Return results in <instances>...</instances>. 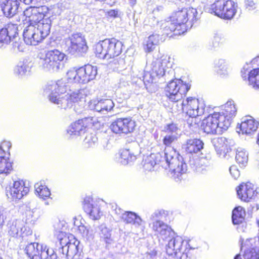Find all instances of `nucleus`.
I'll return each mask as SVG.
<instances>
[{
    "label": "nucleus",
    "instance_id": "f257e3e1",
    "mask_svg": "<svg viewBox=\"0 0 259 259\" xmlns=\"http://www.w3.org/2000/svg\"><path fill=\"white\" fill-rule=\"evenodd\" d=\"M179 131V128L174 123L167 124L164 127L166 135L164 137L163 143L166 146L163 152L165 161L161 162L165 169L169 168L171 171L172 177L176 181H180L182 179V175L187 170L186 164L184 162L182 156L171 147V145L178 140Z\"/></svg>",
    "mask_w": 259,
    "mask_h": 259
},
{
    "label": "nucleus",
    "instance_id": "f03ea898",
    "mask_svg": "<svg viewBox=\"0 0 259 259\" xmlns=\"http://www.w3.org/2000/svg\"><path fill=\"white\" fill-rule=\"evenodd\" d=\"M198 248L192 240H183L180 236L171 239L166 245V251L168 255L180 259L191 257L190 251Z\"/></svg>",
    "mask_w": 259,
    "mask_h": 259
},
{
    "label": "nucleus",
    "instance_id": "7ed1b4c3",
    "mask_svg": "<svg viewBox=\"0 0 259 259\" xmlns=\"http://www.w3.org/2000/svg\"><path fill=\"white\" fill-rule=\"evenodd\" d=\"M43 22L46 23H39L38 26L30 24L24 29L23 36L26 45L35 46L50 34L51 20L47 19Z\"/></svg>",
    "mask_w": 259,
    "mask_h": 259
},
{
    "label": "nucleus",
    "instance_id": "20e7f679",
    "mask_svg": "<svg viewBox=\"0 0 259 259\" xmlns=\"http://www.w3.org/2000/svg\"><path fill=\"white\" fill-rule=\"evenodd\" d=\"M122 44L114 38L100 41L94 47L96 56L108 60L119 56L122 51Z\"/></svg>",
    "mask_w": 259,
    "mask_h": 259
},
{
    "label": "nucleus",
    "instance_id": "39448f33",
    "mask_svg": "<svg viewBox=\"0 0 259 259\" xmlns=\"http://www.w3.org/2000/svg\"><path fill=\"white\" fill-rule=\"evenodd\" d=\"M65 80H50L42 87V95L52 103L62 105L65 97Z\"/></svg>",
    "mask_w": 259,
    "mask_h": 259
},
{
    "label": "nucleus",
    "instance_id": "423d86ee",
    "mask_svg": "<svg viewBox=\"0 0 259 259\" xmlns=\"http://www.w3.org/2000/svg\"><path fill=\"white\" fill-rule=\"evenodd\" d=\"M190 87L181 79L171 80L165 88L166 96L170 101L178 102L185 96Z\"/></svg>",
    "mask_w": 259,
    "mask_h": 259
},
{
    "label": "nucleus",
    "instance_id": "0eeeda50",
    "mask_svg": "<svg viewBox=\"0 0 259 259\" xmlns=\"http://www.w3.org/2000/svg\"><path fill=\"white\" fill-rule=\"evenodd\" d=\"M213 14L219 17L227 20L232 19L237 12L238 5L232 0H218L214 5Z\"/></svg>",
    "mask_w": 259,
    "mask_h": 259
},
{
    "label": "nucleus",
    "instance_id": "6e6552de",
    "mask_svg": "<svg viewBox=\"0 0 259 259\" xmlns=\"http://www.w3.org/2000/svg\"><path fill=\"white\" fill-rule=\"evenodd\" d=\"M223 124L224 121L221 119L220 114L214 112L203 120L201 126L207 134H221L223 130L228 129L224 128Z\"/></svg>",
    "mask_w": 259,
    "mask_h": 259
},
{
    "label": "nucleus",
    "instance_id": "1a4fd4ad",
    "mask_svg": "<svg viewBox=\"0 0 259 259\" xmlns=\"http://www.w3.org/2000/svg\"><path fill=\"white\" fill-rule=\"evenodd\" d=\"M198 12L196 9L193 8H184L175 12L171 19L178 24V27L186 30V23L189 21L191 24L197 19Z\"/></svg>",
    "mask_w": 259,
    "mask_h": 259
},
{
    "label": "nucleus",
    "instance_id": "9d476101",
    "mask_svg": "<svg viewBox=\"0 0 259 259\" xmlns=\"http://www.w3.org/2000/svg\"><path fill=\"white\" fill-rule=\"evenodd\" d=\"M179 110L185 112L192 118L201 116L206 112L204 104L200 103L198 99L193 98H188L185 102L183 101Z\"/></svg>",
    "mask_w": 259,
    "mask_h": 259
},
{
    "label": "nucleus",
    "instance_id": "9b49d317",
    "mask_svg": "<svg viewBox=\"0 0 259 259\" xmlns=\"http://www.w3.org/2000/svg\"><path fill=\"white\" fill-rule=\"evenodd\" d=\"M67 51L71 55L84 53L88 50L85 39L80 33H74L66 40Z\"/></svg>",
    "mask_w": 259,
    "mask_h": 259
},
{
    "label": "nucleus",
    "instance_id": "f8f14e48",
    "mask_svg": "<svg viewBox=\"0 0 259 259\" xmlns=\"http://www.w3.org/2000/svg\"><path fill=\"white\" fill-rule=\"evenodd\" d=\"M136 126V122L131 117L118 118L110 125L111 131L115 134H127L132 133Z\"/></svg>",
    "mask_w": 259,
    "mask_h": 259
},
{
    "label": "nucleus",
    "instance_id": "ddd939ff",
    "mask_svg": "<svg viewBox=\"0 0 259 259\" xmlns=\"http://www.w3.org/2000/svg\"><path fill=\"white\" fill-rule=\"evenodd\" d=\"M29 191V188L25 186L24 182L19 180L14 181L12 187L6 188V194L8 198L14 200L21 199Z\"/></svg>",
    "mask_w": 259,
    "mask_h": 259
},
{
    "label": "nucleus",
    "instance_id": "4468645a",
    "mask_svg": "<svg viewBox=\"0 0 259 259\" xmlns=\"http://www.w3.org/2000/svg\"><path fill=\"white\" fill-rule=\"evenodd\" d=\"M237 109L234 101H229L222 106V110L217 112L220 114L221 119L224 121L223 126L225 128H228L230 126L232 118L236 115Z\"/></svg>",
    "mask_w": 259,
    "mask_h": 259
},
{
    "label": "nucleus",
    "instance_id": "2eb2a0df",
    "mask_svg": "<svg viewBox=\"0 0 259 259\" xmlns=\"http://www.w3.org/2000/svg\"><path fill=\"white\" fill-rule=\"evenodd\" d=\"M138 149V144L135 143L128 148L121 150L119 154V162L123 165H126L135 161L139 153Z\"/></svg>",
    "mask_w": 259,
    "mask_h": 259
},
{
    "label": "nucleus",
    "instance_id": "dca6fc26",
    "mask_svg": "<svg viewBox=\"0 0 259 259\" xmlns=\"http://www.w3.org/2000/svg\"><path fill=\"white\" fill-rule=\"evenodd\" d=\"M237 196L241 200L248 202L256 195L254 185L250 183H242L236 188Z\"/></svg>",
    "mask_w": 259,
    "mask_h": 259
},
{
    "label": "nucleus",
    "instance_id": "f3484780",
    "mask_svg": "<svg viewBox=\"0 0 259 259\" xmlns=\"http://www.w3.org/2000/svg\"><path fill=\"white\" fill-rule=\"evenodd\" d=\"M163 161H165L163 155L160 153L151 154L143 160V166L145 170L148 171L155 170L158 165L165 169L162 165Z\"/></svg>",
    "mask_w": 259,
    "mask_h": 259
},
{
    "label": "nucleus",
    "instance_id": "a211bd4d",
    "mask_svg": "<svg viewBox=\"0 0 259 259\" xmlns=\"http://www.w3.org/2000/svg\"><path fill=\"white\" fill-rule=\"evenodd\" d=\"M82 204L84 211L89 214L91 219L97 220L101 218L102 212L98 204L94 203L92 198L90 197H85Z\"/></svg>",
    "mask_w": 259,
    "mask_h": 259
},
{
    "label": "nucleus",
    "instance_id": "6ab92c4d",
    "mask_svg": "<svg viewBox=\"0 0 259 259\" xmlns=\"http://www.w3.org/2000/svg\"><path fill=\"white\" fill-rule=\"evenodd\" d=\"M20 2L18 0H5L1 4V10L4 16L11 18L19 12Z\"/></svg>",
    "mask_w": 259,
    "mask_h": 259
},
{
    "label": "nucleus",
    "instance_id": "aec40b11",
    "mask_svg": "<svg viewBox=\"0 0 259 259\" xmlns=\"http://www.w3.org/2000/svg\"><path fill=\"white\" fill-rule=\"evenodd\" d=\"M65 221L59 220L54 225V236L58 241L59 244L56 242V246L58 247V250L59 253L63 254L64 253V247H65V243L63 242L65 238Z\"/></svg>",
    "mask_w": 259,
    "mask_h": 259
},
{
    "label": "nucleus",
    "instance_id": "412c9836",
    "mask_svg": "<svg viewBox=\"0 0 259 259\" xmlns=\"http://www.w3.org/2000/svg\"><path fill=\"white\" fill-rule=\"evenodd\" d=\"M65 57V54L58 50L48 51L45 58H40L39 64L41 65H53L54 63L59 64Z\"/></svg>",
    "mask_w": 259,
    "mask_h": 259
},
{
    "label": "nucleus",
    "instance_id": "4be33fe9",
    "mask_svg": "<svg viewBox=\"0 0 259 259\" xmlns=\"http://www.w3.org/2000/svg\"><path fill=\"white\" fill-rule=\"evenodd\" d=\"M122 220L126 223L133 224L135 228H137L138 232H142L145 229L144 222L135 212L125 211L122 214Z\"/></svg>",
    "mask_w": 259,
    "mask_h": 259
},
{
    "label": "nucleus",
    "instance_id": "5701e85b",
    "mask_svg": "<svg viewBox=\"0 0 259 259\" xmlns=\"http://www.w3.org/2000/svg\"><path fill=\"white\" fill-rule=\"evenodd\" d=\"M259 122L251 116L242 119L240 128L243 134L249 135L255 132L258 127Z\"/></svg>",
    "mask_w": 259,
    "mask_h": 259
},
{
    "label": "nucleus",
    "instance_id": "b1692460",
    "mask_svg": "<svg viewBox=\"0 0 259 259\" xmlns=\"http://www.w3.org/2000/svg\"><path fill=\"white\" fill-rule=\"evenodd\" d=\"M160 27L163 31V34L166 35H168L172 32H174L175 35H180L185 31L182 28L178 27V24H177L176 21H173V19L171 18L168 21H162Z\"/></svg>",
    "mask_w": 259,
    "mask_h": 259
},
{
    "label": "nucleus",
    "instance_id": "393cba45",
    "mask_svg": "<svg viewBox=\"0 0 259 259\" xmlns=\"http://www.w3.org/2000/svg\"><path fill=\"white\" fill-rule=\"evenodd\" d=\"M114 103L110 99H101L94 101V110L102 114H106L108 112L114 111Z\"/></svg>",
    "mask_w": 259,
    "mask_h": 259
},
{
    "label": "nucleus",
    "instance_id": "a878e982",
    "mask_svg": "<svg viewBox=\"0 0 259 259\" xmlns=\"http://www.w3.org/2000/svg\"><path fill=\"white\" fill-rule=\"evenodd\" d=\"M98 229L100 240L105 243V248L109 249L110 245L113 243V239L111 236L112 229L107 227L105 224L100 225Z\"/></svg>",
    "mask_w": 259,
    "mask_h": 259
},
{
    "label": "nucleus",
    "instance_id": "bb28decb",
    "mask_svg": "<svg viewBox=\"0 0 259 259\" xmlns=\"http://www.w3.org/2000/svg\"><path fill=\"white\" fill-rule=\"evenodd\" d=\"M164 214V210H158L155 211L150 217L151 220L153 221L152 229L157 235H159L162 230L163 225H166L161 221Z\"/></svg>",
    "mask_w": 259,
    "mask_h": 259
},
{
    "label": "nucleus",
    "instance_id": "cd10ccee",
    "mask_svg": "<svg viewBox=\"0 0 259 259\" xmlns=\"http://www.w3.org/2000/svg\"><path fill=\"white\" fill-rule=\"evenodd\" d=\"M204 143L198 139H190L187 140L184 145L185 151L189 153H198L203 148Z\"/></svg>",
    "mask_w": 259,
    "mask_h": 259
},
{
    "label": "nucleus",
    "instance_id": "c85d7f7f",
    "mask_svg": "<svg viewBox=\"0 0 259 259\" xmlns=\"http://www.w3.org/2000/svg\"><path fill=\"white\" fill-rule=\"evenodd\" d=\"M8 234L13 237H20L21 231L24 228V223L21 220H11L7 225Z\"/></svg>",
    "mask_w": 259,
    "mask_h": 259
},
{
    "label": "nucleus",
    "instance_id": "c756f323",
    "mask_svg": "<svg viewBox=\"0 0 259 259\" xmlns=\"http://www.w3.org/2000/svg\"><path fill=\"white\" fill-rule=\"evenodd\" d=\"M87 119H79L76 122H73L68 127L67 134L70 135H79L84 133L87 128Z\"/></svg>",
    "mask_w": 259,
    "mask_h": 259
},
{
    "label": "nucleus",
    "instance_id": "7c9ffc66",
    "mask_svg": "<svg viewBox=\"0 0 259 259\" xmlns=\"http://www.w3.org/2000/svg\"><path fill=\"white\" fill-rule=\"evenodd\" d=\"M37 10H35V13H33L31 17L30 24L38 26V24L40 23H44L43 21L47 19H50L49 18H45V14L48 12V8L46 6H41L36 7ZM44 23H45L44 22Z\"/></svg>",
    "mask_w": 259,
    "mask_h": 259
},
{
    "label": "nucleus",
    "instance_id": "2f4dec72",
    "mask_svg": "<svg viewBox=\"0 0 259 259\" xmlns=\"http://www.w3.org/2000/svg\"><path fill=\"white\" fill-rule=\"evenodd\" d=\"M68 238L69 240L66 243V246H67V252L66 255L68 257L74 258L79 251V241L71 234L68 236Z\"/></svg>",
    "mask_w": 259,
    "mask_h": 259
},
{
    "label": "nucleus",
    "instance_id": "473e14b6",
    "mask_svg": "<svg viewBox=\"0 0 259 259\" xmlns=\"http://www.w3.org/2000/svg\"><path fill=\"white\" fill-rule=\"evenodd\" d=\"M83 90H74L68 89V85H66V99L67 100V105L70 106L72 103H76L83 98Z\"/></svg>",
    "mask_w": 259,
    "mask_h": 259
},
{
    "label": "nucleus",
    "instance_id": "72a5a7b5",
    "mask_svg": "<svg viewBox=\"0 0 259 259\" xmlns=\"http://www.w3.org/2000/svg\"><path fill=\"white\" fill-rule=\"evenodd\" d=\"M159 43V35L157 34H152L145 39L144 42V50L146 53L154 51Z\"/></svg>",
    "mask_w": 259,
    "mask_h": 259
},
{
    "label": "nucleus",
    "instance_id": "f704fd0d",
    "mask_svg": "<svg viewBox=\"0 0 259 259\" xmlns=\"http://www.w3.org/2000/svg\"><path fill=\"white\" fill-rule=\"evenodd\" d=\"M42 244L38 243H30L26 245L24 248L25 254L30 259H38V254L40 252V246Z\"/></svg>",
    "mask_w": 259,
    "mask_h": 259
},
{
    "label": "nucleus",
    "instance_id": "c9c22d12",
    "mask_svg": "<svg viewBox=\"0 0 259 259\" xmlns=\"http://www.w3.org/2000/svg\"><path fill=\"white\" fill-rule=\"evenodd\" d=\"M35 67L36 66H15L14 72L16 76L22 78L35 72Z\"/></svg>",
    "mask_w": 259,
    "mask_h": 259
},
{
    "label": "nucleus",
    "instance_id": "e433bc0d",
    "mask_svg": "<svg viewBox=\"0 0 259 259\" xmlns=\"http://www.w3.org/2000/svg\"><path fill=\"white\" fill-rule=\"evenodd\" d=\"M10 156L1 155L0 156V174L8 175L13 170V162L10 161Z\"/></svg>",
    "mask_w": 259,
    "mask_h": 259
},
{
    "label": "nucleus",
    "instance_id": "4c0bfd02",
    "mask_svg": "<svg viewBox=\"0 0 259 259\" xmlns=\"http://www.w3.org/2000/svg\"><path fill=\"white\" fill-rule=\"evenodd\" d=\"M235 159L241 166H245L248 161V153L242 147L236 149Z\"/></svg>",
    "mask_w": 259,
    "mask_h": 259
},
{
    "label": "nucleus",
    "instance_id": "58836bf2",
    "mask_svg": "<svg viewBox=\"0 0 259 259\" xmlns=\"http://www.w3.org/2000/svg\"><path fill=\"white\" fill-rule=\"evenodd\" d=\"M245 210L241 206H238L234 209L232 211V220L234 225L242 223L244 219Z\"/></svg>",
    "mask_w": 259,
    "mask_h": 259
},
{
    "label": "nucleus",
    "instance_id": "ea45409f",
    "mask_svg": "<svg viewBox=\"0 0 259 259\" xmlns=\"http://www.w3.org/2000/svg\"><path fill=\"white\" fill-rule=\"evenodd\" d=\"M35 194L40 198L46 199L50 197L51 192L49 189L41 183H37L34 185Z\"/></svg>",
    "mask_w": 259,
    "mask_h": 259
},
{
    "label": "nucleus",
    "instance_id": "a19ab883",
    "mask_svg": "<svg viewBox=\"0 0 259 259\" xmlns=\"http://www.w3.org/2000/svg\"><path fill=\"white\" fill-rule=\"evenodd\" d=\"M165 74V69L163 66H152L151 70L149 72H147L145 75L149 78H153L155 77H160Z\"/></svg>",
    "mask_w": 259,
    "mask_h": 259
},
{
    "label": "nucleus",
    "instance_id": "79ce46f5",
    "mask_svg": "<svg viewBox=\"0 0 259 259\" xmlns=\"http://www.w3.org/2000/svg\"><path fill=\"white\" fill-rule=\"evenodd\" d=\"M60 66H36L35 72L50 74L58 72Z\"/></svg>",
    "mask_w": 259,
    "mask_h": 259
},
{
    "label": "nucleus",
    "instance_id": "37998d69",
    "mask_svg": "<svg viewBox=\"0 0 259 259\" xmlns=\"http://www.w3.org/2000/svg\"><path fill=\"white\" fill-rule=\"evenodd\" d=\"M212 142L217 154L222 150H224L228 144L227 139L225 137L214 139Z\"/></svg>",
    "mask_w": 259,
    "mask_h": 259
},
{
    "label": "nucleus",
    "instance_id": "c03bdc74",
    "mask_svg": "<svg viewBox=\"0 0 259 259\" xmlns=\"http://www.w3.org/2000/svg\"><path fill=\"white\" fill-rule=\"evenodd\" d=\"M249 84L255 89H259V68L252 70L249 77Z\"/></svg>",
    "mask_w": 259,
    "mask_h": 259
},
{
    "label": "nucleus",
    "instance_id": "a18cd8bd",
    "mask_svg": "<svg viewBox=\"0 0 259 259\" xmlns=\"http://www.w3.org/2000/svg\"><path fill=\"white\" fill-rule=\"evenodd\" d=\"M84 68H79L80 71H83L88 80H93L97 74V69L96 66H84Z\"/></svg>",
    "mask_w": 259,
    "mask_h": 259
},
{
    "label": "nucleus",
    "instance_id": "49530a36",
    "mask_svg": "<svg viewBox=\"0 0 259 259\" xmlns=\"http://www.w3.org/2000/svg\"><path fill=\"white\" fill-rule=\"evenodd\" d=\"M40 252L38 254V259H56V255L53 253L54 250L52 249H51L52 253L50 255V250L49 248H47V246H44L42 245L41 246H40Z\"/></svg>",
    "mask_w": 259,
    "mask_h": 259
},
{
    "label": "nucleus",
    "instance_id": "de8ad7c7",
    "mask_svg": "<svg viewBox=\"0 0 259 259\" xmlns=\"http://www.w3.org/2000/svg\"><path fill=\"white\" fill-rule=\"evenodd\" d=\"M154 79H155L153 78H149V77H147L146 75H145L144 76L143 81L145 87L149 92H155L157 90V84L155 82H154Z\"/></svg>",
    "mask_w": 259,
    "mask_h": 259
},
{
    "label": "nucleus",
    "instance_id": "09e8293b",
    "mask_svg": "<svg viewBox=\"0 0 259 259\" xmlns=\"http://www.w3.org/2000/svg\"><path fill=\"white\" fill-rule=\"evenodd\" d=\"M5 27L8 30V35L10 37V41L15 40L18 34L17 24L9 23Z\"/></svg>",
    "mask_w": 259,
    "mask_h": 259
},
{
    "label": "nucleus",
    "instance_id": "8fccbe9b",
    "mask_svg": "<svg viewBox=\"0 0 259 259\" xmlns=\"http://www.w3.org/2000/svg\"><path fill=\"white\" fill-rule=\"evenodd\" d=\"M243 257L244 259H259V248L253 247L245 249Z\"/></svg>",
    "mask_w": 259,
    "mask_h": 259
},
{
    "label": "nucleus",
    "instance_id": "3c124183",
    "mask_svg": "<svg viewBox=\"0 0 259 259\" xmlns=\"http://www.w3.org/2000/svg\"><path fill=\"white\" fill-rule=\"evenodd\" d=\"M203 9L206 12L213 14L215 10L214 8L217 0H200Z\"/></svg>",
    "mask_w": 259,
    "mask_h": 259
},
{
    "label": "nucleus",
    "instance_id": "603ef678",
    "mask_svg": "<svg viewBox=\"0 0 259 259\" xmlns=\"http://www.w3.org/2000/svg\"><path fill=\"white\" fill-rule=\"evenodd\" d=\"M97 140L98 138L95 135L90 134L86 136L83 141V144L87 148L91 147L95 145Z\"/></svg>",
    "mask_w": 259,
    "mask_h": 259
},
{
    "label": "nucleus",
    "instance_id": "864d4df0",
    "mask_svg": "<svg viewBox=\"0 0 259 259\" xmlns=\"http://www.w3.org/2000/svg\"><path fill=\"white\" fill-rule=\"evenodd\" d=\"M12 147V144L10 141H3L0 144V154H4L6 156H10V149Z\"/></svg>",
    "mask_w": 259,
    "mask_h": 259
},
{
    "label": "nucleus",
    "instance_id": "5fc2aeb1",
    "mask_svg": "<svg viewBox=\"0 0 259 259\" xmlns=\"http://www.w3.org/2000/svg\"><path fill=\"white\" fill-rule=\"evenodd\" d=\"M10 37L8 35V30L5 27L0 29V48L2 47L4 44H8L10 42Z\"/></svg>",
    "mask_w": 259,
    "mask_h": 259
},
{
    "label": "nucleus",
    "instance_id": "6e6d98bb",
    "mask_svg": "<svg viewBox=\"0 0 259 259\" xmlns=\"http://www.w3.org/2000/svg\"><path fill=\"white\" fill-rule=\"evenodd\" d=\"M35 10H37L36 7H30L26 9L22 14V17H25V20L30 22L31 19V17L33 15V13H35Z\"/></svg>",
    "mask_w": 259,
    "mask_h": 259
},
{
    "label": "nucleus",
    "instance_id": "4d7b16f0",
    "mask_svg": "<svg viewBox=\"0 0 259 259\" xmlns=\"http://www.w3.org/2000/svg\"><path fill=\"white\" fill-rule=\"evenodd\" d=\"M213 70L222 77L226 76L228 73L226 66H214Z\"/></svg>",
    "mask_w": 259,
    "mask_h": 259
},
{
    "label": "nucleus",
    "instance_id": "13d9d810",
    "mask_svg": "<svg viewBox=\"0 0 259 259\" xmlns=\"http://www.w3.org/2000/svg\"><path fill=\"white\" fill-rule=\"evenodd\" d=\"M162 231L159 234V236L162 239H166L171 233V229L167 224L163 225V228Z\"/></svg>",
    "mask_w": 259,
    "mask_h": 259
},
{
    "label": "nucleus",
    "instance_id": "bf43d9fd",
    "mask_svg": "<svg viewBox=\"0 0 259 259\" xmlns=\"http://www.w3.org/2000/svg\"><path fill=\"white\" fill-rule=\"evenodd\" d=\"M231 151L232 149L228 144L226 147L224 148V150L221 151L219 154H218V155L221 158L228 159L231 157Z\"/></svg>",
    "mask_w": 259,
    "mask_h": 259
},
{
    "label": "nucleus",
    "instance_id": "052dcab7",
    "mask_svg": "<svg viewBox=\"0 0 259 259\" xmlns=\"http://www.w3.org/2000/svg\"><path fill=\"white\" fill-rule=\"evenodd\" d=\"M211 158L210 156L208 155L205 157H202L198 161V165L200 166H207L211 163Z\"/></svg>",
    "mask_w": 259,
    "mask_h": 259
},
{
    "label": "nucleus",
    "instance_id": "680f3d73",
    "mask_svg": "<svg viewBox=\"0 0 259 259\" xmlns=\"http://www.w3.org/2000/svg\"><path fill=\"white\" fill-rule=\"evenodd\" d=\"M157 63H160L161 65H166L167 64H173L175 62L173 58L167 55H163Z\"/></svg>",
    "mask_w": 259,
    "mask_h": 259
},
{
    "label": "nucleus",
    "instance_id": "e2e57ef3",
    "mask_svg": "<svg viewBox=\"0 0 259 259\" xmlns=\"http://www.w3.org/2000/svg\"><path fill=\"white\" fill-rule=\"evenodd\" d=\"M72 221L74 227H76L80 233H84L86 230L85 226L81 225L80 221L77 220L76 217L73 218Z\"/></svg>",
    "mask_w": 259,
    "mask_h": 259
},
{
    "label": "nucleus",
    "instance_id": "0e129e2a",
    "mask_svg": "<svg viewBox=\"0 0 259 259\" xmlns=\"http://www.w3.org/2000/svg\"><path fill=\"white\" fill-rule=\"evenodd\" d=\"M244 3L246 9L248 11L254 10L257 8V4L253 0H245Z\"/></svg>",
    "mask_w": 259,
    "mask_h": 259
},
{
    "label": "nucleus",
    "instance_id": "69168bd1",
    "mask_svg": "<svg viewBox=\"0 0 259 259\" xmlns=\"http://www.w3.org/2000/svg\"><path fill=\"white\" fill-rule=\"evenodd\" d=\"M229 171L230 174L234 178L237 179L240 175V171L235 165H232L230 167Z\"/></svg>",
    "mask_w": 259,
    "mask_h": 259
},
{
    "label": "nucleus",
    "instance_id": "338daca9",
    "mask_svg": "<svg viewBox=\"0 0 259 259\" xmlns=\"http://www.w3.org/2000/svg\"><path fill=\"white\" fill-rule=\"evenodd\" d=\"M252 71V70H250L249 69L246 68L245 67H243V68L241 70V75L242 77L244 79H248L249 81V77L250 76V72Z\"/></svg>",
    "mask_w": 259,
    "mask_h": 259
},
{
    "label": "nucleus",
    "instance_id": "774afa93",
    "mask_svg": "<svg viewBox=\"0 0 259 259\" xmlns=\"http://www.w3.org/2000/svg\"><path fill=\"white\" fill-rule=\"evenodd\" d=\"M32 233V230L29 227L24 225V228H22V231L20 232V237H23L25 236H28L31 235Z\"/></svg>",
    "mask_w": 259,
    "mask_h": 259
}]
</instances>
